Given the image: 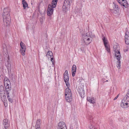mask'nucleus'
Instances as JSON below:
<instances>
[{
	"label": "nucleus",
	"mask_w": 129,
	"mask_h": 129,
	"mask_svg": "<svg viewBox=\"0 0 129 129\" xmlns=\"http://www.w3.org/2000/svg\"><path fill=\"white\" fill-rule=\"evenodd\" d=\"M10 11V9L7 7L5 8L3 10V16L4 23L5 26H7L10 25L11 22Z\"/></svg>",
	"instance_id": "obj_1"
},
{
	"label": "nucleus",
	"mask_w": 129,
	"mask_h": 129,
	"mask_svg": "<svg viewBox=\"0 0 129 129\" xmlns=\"http://www.w3.org/2000/svg\"><path fill=\"white\" fill-rule=\"evenodd\" d=\"M65 97L66 100L68 102L72 101V98L71 91L69 88H67L65 90Z\"/></svg>",
	"instance_id": "obj_2"
},
{
	"label": "nucleus",
	"mask_w": 129,
	"mask_h": 129,
	"mask_svg": "<svg viewBox=\"0 0 129 129\" xmlns=\"http://www.w3.org/2000/svg\"><path fill=\"white\" fill-rule=\"evenodd\" d=\"M73 0H65L62 6L63 10L66 12L68 8H69L72 4Z\"/></svg>",
	"instance_id": "obj_3"
},
{
	"label": "nucleus",
	"mask_w": 129,
	"mask_h": 129,
	"mask_svg": "<svg viewBox=\"0 0 129 129\" xmlns=\"http://www.w3.org/2000/svg\"><path fill=\"white\" fill-rule=\"evenodd\" d=\"M82 37L83 38V40L84 43L87 45H88L91 42L92 38L93 37L92 36H91L90 35L89 36H88L87 34L85 35H83Z\"/></svg>",
	"instance_id": "obj_4"
},
{
	"label": "nucleus",
	"mask_w": 129,
	"mask_h": 129,
	"mask_svg": "<svg viewBox=\"0 0 129 129\" xmlns=\"http://www.w3.org/2000/svg\"><path fill=\"white\" fill-rule=\"evenodd\" d=\"M102 38L106 50L109 53L110 52L109 47L107 45L108 43L107 39L103 35H102Z\"/></svg>",
	"instance_id": "obj_5"
},
{
	"label": "nucleus",
	"mask_w": 129,
	"mask_h": 129,
	"mask_svg": "<svg viewBox=\"0 0 129 129\" xmlns=\"http://www.w3.org/2000/svg\"><path fill=\"white\" fill-rule=\"evenodd\" d=\"M20 45L21 48V49H20V51L22 55H24L25 54V52L26 49V46L22 41H21Z\"/></svg>",
	"instance_id": "obj_6"
},
{
	"label": "nucleus",
	"mask_w": 129,
	"mask_h": 129,
	"mask_svg": "<svg viewBox=\"0 0 129 129\" xmlns=\"http://www.w3.org/2000/svg\"><path fill=\"white\" fill-rule=\"evenodd\" d=\"M117 2L122 6L125 7H128V4L126 0H117Z\"/></svg>",
	"instance_id": "obj_7"
},
{
	"label": "nucleus",
	"mask_w": 129,
	"mask_h": 129,
	"mask_svg": "<svg viewBox=\"0 0 129 129\" xmlns=\"http://www.w3.org/2000/svg\"><path fill=\"white\" fill-rule=\"evenodd\" d=\"M125 41L127 45L129 44V31L127 30H126L125 33Z\"/></svg>",
	"instance_id": "obj_8"
},
{
	"label": "nucleus",
	"mask_w": 129,
	"mask_h": 129,
	"mask_svg": "<svg viewBox=\"0 0 129 129\" xmlns=\"http://www.w3.org/2000/svg\"><path fill=\"white\" fill-rule=\"evenodd\" d=\"M3 124L4 126L3 129H7L10 126L9 122L6 119H4Z\"/></svg>",
	"instance_id": "obj_9"
},
{
	"label": "nucleus",
	"mask_w": 129,
	"mask_h": 129,
	"mask_svg": "<svg viewBox=\"0 0 129 129\" xmlns=\"http://www.w3.org/2000/svg\"><path fill=\"white\" fill-rule=\"evenodd\" d=\"M53 12V8L51 5H49L47 10V15L48 16L51 15Z\"/></svg>",
	"instance_id": "obj_10"
},
{
	"label": "nucleus",
	"mask_w": 129,
	"mask_h": 129,
	"mask_svg": "<svg viewBox=\"0 0 129 129\" xmlns=\"http://www.w3.org/2000/svg\"><path fill=\"white\" fill-rule=\"evenodd\" d=\"M57 128H64V129H67L66 124L65 123L63 122H60L58 123Z\"/></svg>",
	"instance_id": "obj_11"
},
{
	"label": "nucleus",
	"mask_w": 129,
	"mask_h": 129,
	"mask_svg": "<svg viewBox=\"0 0 129 129\" xmlns=\"http://www.w3.org/2000/svg\"><path fill=\"white\" fill-rule=\"evenodd\" d=\"M115 56L118 60H120L121 56L119 51L115 52Z\"/></svg>",
	"instance_id": "obj_12"
},
{
	"label": "nucleus",
	"mask_w": 129,
	"mask_h": 129,
	"mask_svg": "<svg viewBox=\"0 0 129 129\" xmlns=\"http://www.w3.org/2000/svg\"><path fill=\"white\" fill-rule=\"evenodd\" d=\"M5 66L7 68L8 71L9 72L11 71V64L10 62L8 60L5 63Z\"/></svg>",
	"instance_id": "obj_13"
},
{
	"label": "nucleus",
	"mask_w": 129,
	"mask_h": 129,
	"mask_svg": "<svg viewBox=\"0 0 129 129\" xmlns=\"http://www.w3.org/2000/svg\"><path fill=\"white\" fill-rule=\"evenodd\" d=\"M76 67L75 65H73L72 67V73L73 77H74L75 75L76 71Z\"/></svg>",
	"instance_id": "obj_14"
},
{
	"label": "nucleus",
	"mask_w": 129,
	"mask_h": 129,
	"mask_svg": "<svg viewBox=\"0 0 129 129\" xmlns=\"http://www.w3.org/2000/svg\"><path fill=\"white\" fill-rule=\"evenodd\" d=\"M79 93L81 98H83L84 97V91L83 88H81V89H79Z\"/></svg>",
	"instance_id": "obj_15"
},
{
	"label": "nucleus",
	"mask_w": 129,
	"mask_h": 129,
	"mask_svg": "<svg viewBox=\"0 0 129 129\" xmlns=\"http://www.w3.org/2000/svg\"><path fill=\"white\" fill-rule=\"evenodd\" d=\"M40 119H38L37 121L36 124L35 126L36 129L39 128L41 129L40 127Z\"/></svg>",
	"instance_id": "obj_16"
},
{
	"label": "nucleus",
	"mask_w": 129,
	"mask_h": 129,
	"mask_svg": "<svg viewBox=\"0 0 129 129\" xmlns=\"http://www.w3.org/2000/svg\"><path fill=\"white\" fill-rule=\"evenodd\" d=\"M1 99L4 103H5L6 101H7L6 96L5 95V93L3 94H1Z\"/></svg>",
	"instance_id": "obj_17"
},
{
	"label": "nucleus",
	"mask_w": 129,
	"mask_h": 129,
	"mask_svg": "<svg viewBox=\"0 0 129 129\" xmlns=\"http://www.w3.org/2000/svg\"><path fill=\"white\" fill-rule=\"evenodd\" d=\"M87 99L88 101L89 102L93 104L95 102V100L93 98H91L89 97H87Z\"/></svg>",
	"instance_id": "obj_18"
},
{
	"label": "nucleus",
	"mask_w": 129,
	"mask_h": 129,
	"mask_svg": "<svg viewBox=\"0 0 129 129\" xmlns=\"http://www.w3.org/2000/svg\"><path fill=\"white\" fill-rule=\"evenodd\" d=\"M57 0H53L51 3L52 6L53 8H55L56 6Z\"/></svg>",
	"instance_id": "obj_19"
},
{
	"label": "nucleus",
	"mask_w": 129,
	"mask_h": 129,
	"mask_svg": "<svg viewBox=\"0 0 129 129\" xmlns=\"http://www.w3.org/2000/svg\"><path fill=\"white\" fill-rule=\"evenodd\" d=\"M114 50V52L119 51V46L117 45H114L113 46Z\"/></svg>",
	"instance_id": "obj_20"
},
{
	"label": "nucleus",
	"mask_w": 129,
	"mask_h": 129,
	"mask_svg": "<svg viewBox=\"0 0 129 129\" xmlns=\"http://www.w3.org/2000/svg\"><path fill=\"white\" fill-rule=\"evenodd\" d=\"M22 4L24 9H25L28 6V5L25 0H22Z\"/></svg>",
	"instance_id": "obj_21"
},
{
	"label": "nucleus",
	"mask_w": 129,
	"mask_h": 129,
	"mask_svg": "<svg viewBox=\"0 0 129 129\" xmlns=\"http://www.w3.org/2000/svg\"><path fill=\"white\" fill-rule=\"evenodd\" d=\"M3 48L4 51L6 53L7 52V49L6 48V46L5 44H3Z\"/></svg>",
	"instance_id": "obj_22"
},
{
	"label": "nucleus",
	"mask_w": 129,
	"mask_h": 129,
	"mask_svg": "<svg viewBox=\"0 0 129 129\" xmlns=\"http://www.w3.org/2000/svg\"><path fill=\"white\" fill-rule=\"evenodd\" d=\"M121 62L120 60H118L116 63V66L119 69L121 68Z\"/></svg>",
	"instance_id": "obj_23"
},
{
	"label": "nucleus",
	"mask_w": 129,
	"mask_h": 129,
	"mask_svg": "<svg viewBox=\"0 0 129 129\" xmlns=\"http://www.w3.org/2000/svg\"><path fill=\"white\" fill-rule=\"evenodd\" d=\"M4 89L3 86H2L0 87V94H1L3 93L4 92Z\"/></svg>",
	"instance_id": "obj_24"
},
{
	"label": "nucleus",
	"mask_w": 129,
	"mask_h": 129,
	"mask_svg": "<svg viewBox=\"0 0 129 129\" xmlns=\"http://www.w3.org/2000/svg\"><path fill=\"white\" fill-rule=\"evenodd\" d=\"M69 79V76H64V80L65 82H67L68 81Z\"/></svg>",
	"instance_id": "obj_25"
},
{
	"label": "nucleus",
	"mask_w": 129,
	"mask_h": 129,
	"mask_svg": "<svg viewBox=\"0 0 129 129\" xmlns=\"http://www.w3.org/2000/svg\"><path fill=\"white\" fill-rule=\"evenodd\" d=\"M6 83H7V86H6L5 88H7V89H10L11 87H10L9 85L6 81H5L4 82V85H5Z\"/></svg>",
	"instance_id": "obj_26"
},
{
	"label": "nucleus",
	"mask_w": 129,
	"mask_h": 129,
	"mask_svg": "<svg viewBox=\"0 0 129 129\" xmlns=\"http://www.w3.org/2000/svg\"><path fill=\"white\" fill-rule=\"evenodd\" d=\"M124 101V100H123V99L122 101V102L121 103V106L122 107L126 108V106L125 104H124L123 103Z\"/></svg>",
	"instance_id": "obj_27"
},
{
	"label": "nucleus",
	"mask_w": 129,
	"mask_h": 129,
	"mask_svg": "<svg viewBox=\"0 0 129 129\" xmlns=\"http://www.w3.org/2000/svg\"><path fill=\"white\" fill-rule=\"evenodd\" d=\"M123 100H124L123 103L124 104H125L126 106V108L127 107L128 105L129 104V103L128 102H127V101H125V99H123Z\"/></svg>",
	"instance_id": "obj_28"
},
{
	"label": "nucleus",
	"mask_w": 129,
	"mask_h": 129,
	"mask_svg": "<svg viewBox=\"0 0 129 129\" xmlns=\"http://www.w3.org/2000/svg\"><path fill=\"white\" fill-rule=\"evenodd\" d=\"M89 128L90 129H96L92 124H91L89 125Z\"/></svg>",
	"instance_id": "obj_29"
},
{
	"label": "nucleus",
	"mask_w": 129,
	"mask_h": 129,
	"mask_svg": "<svg viewBox=\"0 0 129 129\" xmlns=\"http://www.w3.org/2000/svg\"><path fill=\"white\" fill-rule=\"evenodd\" d=\"M5 90L6 92L7 95H9V93L10 91V89H7V88H5Z\"/></svg>",
	"instance_id": "obj_30"
},
{
	"label": "nucleus",
	"mask_w": 129,
	"mask_h": 129,
	"mask_svg": "<svg viewBox=\"0 0 129 129\" xmlns=\"http://www.w3.org/2000/svg\"><path fill=\"white\" fill-rule=\"evenodd\" d=\"M7 96L9 101L11 103H12L13 101V100L12 99L9 98V95H7Z\"/></svg>",
	"instance_id": "obj_31"
},
{
	"label": "nucleus",
	"mask_w": 129,
	"mask_h": 129,
	"mask_svg": "<svg viewBox=\"0 0 129 129\" xmlns=\"http://www.w3.org/2000/svg\"><path fill=\"white\" fill-rule=\"evenodd\" d=\"M114 4V9H118L119 10V8L118 7V6L116 4H115L113 3Z\"/></svg>",
	"instance_id": "obj_32"
},
{
	"label": "nucleus",
	"mask_w": 129,
	"mask_h": 129,
	"mask_svg": "<svg viewBox=\"0 0 129 129\" xmlns=\"http://www.w3.org/2000/svg\"><path fill=\"white\" fill-rule=\"evenodd\" d=\"M119 12V10L118 9H114V10L113 11V12L114 13L116 14L118 13Z\"/></svg>",
	"instance_id": "obj_33"
},
{
	"label": "nucleus",
	"mask_w": 129,
	"mask_h": 129,
	"mask_svg": "<svg viewBox=\"0 0 129 129\" xmlns=\"http://www.w3.org/2000/svg\"><path fill=\"white\" fill-rule=\"evenodd\" d=\"M47 54L51 56H53L52 53L51 51H48L47 53Z\"/></svg>",
	"instance_id": "obj_34"
},
{
	"label": "nucleus",
	"mask_w": 129,
	"mask_h": 129,
	"mask_svg": "<svg viewBox=\"0 0 129 129\" xmlns=\"http://www.w3.org/2000/svg\"><path fill=\"white\" fill-rule=\"evenodd\" d=\"M68 71L67 70H66L65 71L64 73V76H68Z\"/></svg>",
	"instance_id": "obj_35"
},
{
	"label": "nucleus",
	"mask_w": 129,
	"mask_h": 129,
	"mask_svg": "<svg viewBox=\"0 0 129 129\" xmlns=\"http://www.w3.org/2000/svg\"><path fill=\"white\" fill-rule=\"evenodd\" d=\"M66 85L67 87V88H69V87L70 86V84L69 83L68 81L67 82H65Z\"/></svg>",
	"instance_id": "obj_36"
},
{
	"label": "nucleus",
	"mask_w": 129,
	"mask_h": 129,
	"mask_svg": "<svg viewBox=\"0 0 129 129\" xmlns=\"http://www.w3.org/2000/svg\"><path fill=\"white\" fill-rule=\"evenodd\" d=\"M51 61L52 62V64H54V60L53 59V57L51 58Z\"/></svg>",
	"instance_id": "obj_37"
},
{
	"label": "nucleus",
	"mask_w": 129,
	"mask_h": 129,
	"mask_svg": "<svg viewBox=\"0 0 129 129\" xmlns=\"http://www.w3.org/2000/svg\"><path fill=\"white\" fill-rule=\"evenodd\" d=\"M119 94H118L114 99V100H116L118 98Z\"/></svg>",
	"instance_id": "obj_38"
},
{
	"label": "nucleus",
	"mask_w": 129,
	"mask_h": 129,
	"mask_svg": "<svg viewBox=\"0 0 129 129\" xmlns=\"http://www.w3.org/2000/svg\"><path fill=\"white\" fill-rule=\"evenodd\" d=\"M126 96H129V89H128L127 93L126 94Z\"/></svg>",
	"instance_id": "obj_39"
},
{
	"label": "nucleus",
	"mask_w": 129,
	"mask_h": 129,
	"mask_svg": "<svg viewBox=\"0 0 129 129\" xmlns=\"http://www.w3.org/2000/svg\"><path fill=\"white\" fill-rule=\"evenodd\" d=\"M4 106H5V107H6L7 106V103H4Z\"/></svg>",
	"instance_id": "obj_40"
},
{
	"label": "nucleus",
	"mask_w": 129,
	"mask_h": 129,
	"mask_svg": "<svg viewBox=\"0 0 129 129\" xmlns=\"http://www.w3.org/2000/svg\"><path fill=\"white\" fill-rule=\"evenodd\" d=\"M128 50V49L127 48V49H124V51L125 52H126Z\"/></svg>",
	"instance_id": "obj_41"
},
{
	"label": "nucleus",
	"mask_w": 129,
	"mask_h": 129,
	"mask_svg": "<svg viewBox=\"0 0 129 129\" xmlns=\"http://www.w3.org/2000/svg\"><path fill=\"white\" fill-rule=\"evenodd\" d=\"M57 129H64V128H57Z\"/></svg>",
	"instance_id": "obj_42"
},
{
	"label": "nucleus",
	"mask_w": 129,
	"mask_h": 129,
	"mask_svg": "<svg viewBox=\"0 0 129 129\" xmlns=\"http://www.w3.org/2000/svg\"><path fill=\"white\" fill-rule=\"evenodd\" d=\"M108 80H106V81L104 82H104H108Z\"/></svg>",
	"instance_id": "obj_43"
}]
</instances>
